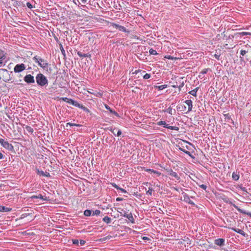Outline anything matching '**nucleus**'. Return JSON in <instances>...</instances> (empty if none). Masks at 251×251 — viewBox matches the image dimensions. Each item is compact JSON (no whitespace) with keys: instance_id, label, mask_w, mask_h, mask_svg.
Listing matches in <instances>:
<instances>
[{"instance_id":"obj_1","label":"nucleus","mask_w":251,"mask_h":251,"mask_svg":"<svg viewBox=\"0 0 251 251\" xmlns=\"http://www.w3.org/2000/svg\"><path fill=\"white\" fill-rule=\"evenodd\" d=\"M186 144H188L191 146H193V144L189 142H187L185 140H182V141L178 143L176 145V147L178 148L179 150L184 152L186 154L188 155L192 158H194L193 156L191 154V152L188 151H186L185 149L188 150H191V148L190 146L186 145Z\"/></svg>"},{"instance_id":"obj_2","label":"nucleus","mask_w":251,"mask_h":251,"mask_svg":"<svg viewBox=\"0 0 251 251\" xmlns=\"http://www.w3.org/2000/svg\"><path fill=\"white\" fill-rule=\"evenodd\" d=\"M37 85L40 87H46L49 83L47 78L42 73H38L35 77Z\"/></svg>"},{"instance_id":"obj_3","label":"nucleus","mask_w":251,"mask_h":251,"mask_svg":"<svg viewBox=\"0 0 251 251\" xmlns=\"http://www.w3.org/2000/svg\"><path fill=\"white\" fill-rule=\"evenodd\" d=\"M32 59L36 63H38V65L40 67L43 68L44 70L48 69V68L50 66V64H49L47 60L42 58L40 56L36 55L33 57Z\"/></svg>"},{"instance_id":"obj_4","label":"nucleus","mask_w":251,"mask_h":251,"mask_svg":"<svg viewBox=\"0 0 251 251\" xmlns=\"http://www.w3.org/2000/svg\"><path fill=\"white\" fill-rule=\"evenodd\" d=\"M0 144L4 149L8 151L14 152L13 146L7 140H5L3 138L0 137Z\"/></svg>"},{"instance_id":"obj_5","label":"nucleus","mask_w":251,"mask_h":251,"mask_svg":"<svg viewBox=\"0 0 251 251\" xmlns=\"http://www.w3.org/2000/svg\"><path fill=\"white\" fill-rule=\"evenodd\" d=\"M0 74L2 75L3 80L6 82L10 81L11 79V77L10 76L9 71L6 69H0Z\"/></svg>"},{"instance_id":"obj_6","label":"nucleus","mask_w":251,"mask_h":251,"mask_svg":"<svg viewBox=\"0 0 251 251\" xmlns=\"http://www.w3.org/2000/svg\"><path fill=\"white\" fill-rule=\"evenodd\" d=\"M157 125L158 126H163L166 128L174 130H178L179 127L177 126H170L168 124H166L165 121H161L157 123Z\"/></svg>"},{"instance_id":"obj_7","label":"nucleus","mask_w":251,"mask_h":251,"mask_svg":"<svg viewBox=\"0 0 251 251\" xmlns=\"http://www.w3.org/2000/svg\"><path fill=\"white\" fill-rule=\"evenodd\" d=\"M26 68L25 65L23 64H18L14 68V72L16 73H19L23 72Z\"/></svg>"},{"instance_id":"obj_8","label":"nucleus","mask_w":251,"mask_h":251,"mask_svg":"<svg viewBox=\"0 0 251 251\" xmlns=\"http://www.w3.org/2000/svg\"><path fill=\"white\" fill-rule=\"evenodd\" d=\"M182 194L183 196V201L185 202L188 203L189 204H191L192 206L197 207V205L195 204V203L190 200V197L188 196V194H187L186 193H185L184 192H183L182 193Z\"/></svg>"},{"instance_id":"obj_9","label":"nucleus","mask_w":251,"mask_h":251,"mask_svg":"<svg viewBox=\"0 0 251 251\" xmlns=\"http://www.w3.org/2000/svg\"><path fill=\"white\" fill-rule=\"evenodd\" d=\"M24 80L27 84H31L35 82L34 76L30 74L26 75L24 77Z\"/></svg>"},{"instance_id":"obj_10","label":"nucleus","mask_w":251,"mask_h":251,"mask_svg":"<svg viewBox=\"0 0 251 251\" xmlns=\"http://www.w3.org/2000/svg\"><path fill=\"white\" fill-rule=\"evenodd\" d=\"M6 53L2 50L0 49V67H1L3 63V60L6 58Z\"/></svg>"},{"instance_id":"obj_11","label":"nucleus","mask_w":251,"mask_h":251,"mask_svg":"<svg viewBox=\"0 0 251 251\" xmlns=\"http://www.w3.org/2000/svg\"><path fill=\"white\" fill-rule=\"evenodd\" d=\"M225 240L223 238H218L215 239L214 241L215 244L219 246L220 247H223L225 245Z\"/></svg>"},{"instance_id":"obj_12","label":"nucleus","mask_w":251,"mask_h":251,"mask_svg":"<svg viewBox=\"0 0 251 251\" xmlns=\"http://www.w3.org/2000/svg\"><path fill=\"white\" fill-rule=\"evenodd\" d=\"M30 198L31 199H40L43 201H48L49 199V197H44L41 194H39V195H33Z\"/></svg>"},{"instance_id":"obj_13","label":"nucleus","mask_w":251,"mask_h":251,"mask_svg":"<svg viewBox=\"0 0 251 251\" xmlns=\"http://www.w3.org/2000/svg\"><path fill=\"white\" fill-rule=\"evenodd\" d=\"M168 175L172 177H175L176 178L177 180H179L180 179V177L178 176L177 173L175 172H174L172 169H170V170L168 171Z\"/></svg>"},{"instance_id":"obj_14","label":"nucleus","mask_w":251,"mask_h":251,"mask_svg":"<svg viewBox=\"0 0 251 251\" xmlns=\"http://www.w3.org/2000/svg\"><path fill=\"white\" fill-rule=\"evenodd\" d=\"M77 2L78 5H81L82 6H85V5L88 4H90V1L91 0H76Z\"/></svg>"},{"instance_id":"obj_15","label":"nucleus","mask_w":251,"mask_h":251,"mask_svg":"<svg viewBox=\"0 0 251 251\" xmlns=\"http://www.w3.org/2000/svg\"><path fill=\"white\" fill-rule=\"evenodd\" d=\"M117 128L113 127L111 126L109 129V131H110L115 136H120L122 134V131L120 129L118 130L117 133L116 134L115 130H117Z\"/></svg>"},{"instance_id":"obj_16","label":"nucleus","mask_w":251,"mask_h":251,"mask_svg":"<svg viewBox=\"0 0 251 251\" xmlns=\"http://www.w3.org/2000/svg\"><path fill=\"white\" fill-rule=\"evenodd\" d=\"M117 128L113 127L111 126L109 129V131H110L115 136H120L122 134V131L120 129L118 130L117 133L116 134L115 130H117Z\"/></svg>"},{"instance_id":"obj_17","label":"nucleus","mask_w":251,"mask_h":251,"mask_svg":"<svg viewBox=\"0 0 251 251\" xmlns=\"http://www.w3.org/2000/svg\"><path fill=\"white\" fill-rule=\"evenodd\" d=\"M234 207L241 213H242L243 214L247 215L248 216H250L251 212H247L245 210L241 209L239 207L236 205L235 204H233Z\"/></svg>"},{"instance_id":"obj_18","label":"nucleus","mask_w":251,"mask_h":251,"mask_svg":"<svg viewBox=\"0 0 251 251\" xmlns=\"http://www.w3.org/2000/svg\"><path fill=\"white\" fill-rule=\"evenodd\" d=\"M225 120L226 122L232 123L233 125H234V122L233 120L231 119L230 115L229 113L224 114Z\"/></svg>"},{"instance_id":"obj_19","label":"nucleus","mask_w":251,"mask_h":251,"mask_svg":"<svg viewBox=\"0 0 251 251\" xmlns=\"http://www.w3.org/2000/svg\"><path fill=\"white\" fill-rule=\"evenodd\" d=\"M105 108L116 117H120L119 114L115 110H112L108 105L105 104Z\"/></svg>"},{"instance_id":"obj_20","label":"nucleus","mask_w":251,"mask_h":251,"mask_svg":"<svg viewBox=\"0 0 251 251\" xmlns=\"http://www.w3.org/2000/svg\"><path fill=\"white\" fill-rule=\"evenodd\" d=\"M235 35L236 37H241L245 35H251V33L248 32H237L235 33Z\"/></svg>"},{"instance_id":"obj_21","label":"nucleus","mask_w":251,"mask_h":251,"mask_svg":"<svg viewBox=\"0 0 251 251\" xmlns=\"http://www.w3.org/2000/svg\"><path fill=\"white\" fill-rule=\"evenodd\" d=\"M185 103L188 106V112L191 111L193 107L192 101L190 100H188L185 101Z\"/></svg>"},{"instance_id":"obj_22","label":"nucleus","mask_w":251,"mask_h":251,"mask_svg":"<svg viewBox=\"0 0 251 251\" xmlns=\"http://www.w3.org/2000/svg\"><path fill=\"white\" fill-rule=\"evenodd\" d=\"M12 210V208L9 207H7L4 206L0 205V212H9Z\"/></svg>"},{"instance_id":"obj_23","label":"nucleus","mask_w":251,"mask_h":251,"mask_svg":"<svg viewBox=\"0 0 251 251\" xmlns=\"http://www.w3.org/2000/svg\"><path fill=\"white\" fill-rule=\"evenodd\" d=\"M67 103L72 104L73 105L77 107L79 106V103L77 102L76 101L71 99H69L68 101H67Z\"/></svg>"},{"instance_id":"obj_24","label":"nucleus","mask_w":251,"mask_h":251,"mask_svg":"<svg viewBox=\"0 0 251 251\" xmlns=\"http://www.w3.org/2000/svg\"><path fill=\"white\" fill-rule=\"evenodd\" d=\"M232 179L235 181H237L239 179V172H233L232 175Z\"/></svg>"},{"instance_id":"obj_25","label":"nucleus","mask_w":251,"mask_h":251,"mask_svg":"<svg viewBox=\"0 0 251 251\" xmlns=\"http://www.w3.org/2000/svg\"><path fill=\"white\" fill-rule=\"evenodd\" d=\"M22 1L18 0H13L12 5L18 10V7L21 6Z\"/></svg>"},{"instance_id":"obj_26","label":"nucleus","mask_w":251,"mask_h":251,"mask_svg":"<svg viewBox=\"0 0 251 251\" xmlns=\"http://www.w3.org/2000/svg\"><path fill=\"white\" fill-rule=\"evenodd\" d=\"M232 229L233 231H235L236 232L241 234L243 236H246V233L242 229H240L239 228H232Z\"/></svg>"},{"instance_id":"obj_27","label":"nucleus","mask_w":251,"mask_h":251,"mask_svg":"<svg viewBox=\"0 0 251 251\" xmlns=\"http://www.w3.org/2000/svg\"><path fill=\"white\" fill-rule=\"evenodd\" d=\"M77 54L80 57H90L91 54L89 53H82L81 52L78 51L77 52Z\"/></svg>"},{"instance_id":"obj_28","label":"nucleus","mask_w":251,"mask_h":251,"mask_svg":"<svg viewBox=\"0 0 251 251\" xmlns=\"http://www.w3.org/2000/svg\"><path fill=\"white\" fill-rule=\"evenodd\" d=\"M118 30L120 31L127 33V34H129L130 33V31L128 29H126L125 26L121 25H120Z\"/></svg>"},{"instance_id":"obj_29","label":"nucleus","mask_w":251,"mask_h":251,"mask_svg":"<svg viewBox=\"0 0 251 251\" xmlns=\"http://www.w3.org/2000/svg\"><path fill=\"white\" fill-rule=\"evenodd\" d=\"M168 85L167 84H164L163 85H155L154 86L155 89H157L158 90H162L165 88L167 87Z\"/></svg>"},{"instance_id":"obj_30","label":"nucleus","mask_w":251,"mask_h":251,"mask_svg":"<svg viewBox=\"0 0 251 251\" xmlns=\"http://www.w3.org/2000/svg\"><path fill=\"white\" fill-rule=\"evenodd\" d=\"M77 107L82 109L84 111H85L86 113H89L90 112V110L88 108H87L86 107L83 106L82 104H80L79 103V106H77Z\"/></svg>"},{"instance_id":"obj_31","label":"nucleus","mask_w":251,"mask_h":251,"mask_svg":"<svg viewBox=\"0 0 251 251\" xmlns=\"http://www.w3.org/2000/svg\"><path fill=\"white\" fill-rule=\"evenodd\" d=\"M127 219L129 220V221L133 224L135 223V220L132 216V214L131 213H130L127 215V217H126Z\"/></svg>"},{"instance_id":"obj_32","label":"nucleus","mask_w":251,"mask_h":251,"mask_svg":"<svg viewBox=\"0 0 251 251\" xmlns=\"http://www.w3.org/2000/svg\"><path fill=\"white\" fill-rule=\"evenodd\" d=\"M84 215L85 216H92V211L89 209H86L84 211Z\"/></svg>"},{"instance_id":"obj_33","label":"nucleus","mask_w":251,"mask_h":251,"mask_svg":"<svg viewBox=\"0 0 251 251\" xmlns=\"http://www.w3.org/2000/svg\"><path fill=\"white\" fill-rule=\"evenodd\" d=\"M198 89H199V88L197 87V88H195V89L190 91L189 92V93L190 94L193 95V96H195L196 97L197 96V92Z\"/></svg>"},{"instance_id":"obj_34","label":"nucleus","mask_w":251,"mask_h":251,"mask_svg":"<svg viewBox=\"0 0 251 251\" xmlns=\"http://www.w3.org/2000/svg\"><path fill=\"white\" fill-rule=\"evenodd\" d=\"M176 109L177 111H183L186 109V107L184 105H178L176 107Z\"/></svg>"},{"instance_id":"obj_35","label":"nucleus","mask_w":251,"mask_h":251,"mask_svg":"<svg viewBox=\"0 0 251 251\" xmlns=\"http://www.w3.org/2000/svg\"><path fill=\"white\" fill-rule=\"evenodd\" d=\"M102 220L103 222H105L107 224H109L111 222V219L107 216H105L103 218Z\"/></svg>"},{"instance_id":"obj_36","label":"nucleus","mask_w":251,"mask_h":251,"mask_svg":"<svg viewBox=\"0 0 251 251\" xmlns=\"http://www.w3.org/2000/svg\"><path fill=\"white\" fill-rule=\"evenodd\" d=\"M146 171L148 172H150V173H153V174H157L158 175H160V173H159L158 172H157L155 170H154L153 169H146Z\"/></svg>"},{"instance_id":"obj_37","label":"nucleus","mask_w":251,"mask_h":251,"mask_svg":"<svg viewBox=\"0 0 251 251\" xmlns=\"http://www.w3.org/2000/svg\"><path fill=\"white\" fill-rule=\"evenodd\" d=\"M36 172L37 174V175H39L40 176H42L44 175V172L41 170H40L39 168H36Z\"/></svg>"},{"instance_id":"obj_38","label":"nucleus","mask_w":251,"mask_h":251,"mask_svg":"<svg viewBox=\"0 0 251 251\" xmlns=\"http://www.w3.org/2000/svg\"><path fill=\"white\" fill-rule=\"evenodd\" d=\"M25 129L28 132L31 133H32L34 131L33 128L29 126H26Z\"/></svg>"},{"instance_id":"obj_39","label":"nucleus","mask_w":251,"mask_h":251,"mask_svg":"<svg viewBox=\"0 0 251 251\" xmlns=\"http://www.w3.org/2000/svg\"><path fill=\"white\" fill-rule=\"evenodd\" d=\"M110 25L112 26L113 27L117 29L118 30L120 25H118L117 24H116L115 23H110Z\"/></svg>"},{"instance_id":"obj_40","label":"nucleus","mask_w":251,"mask_h":251,"mask_svg":"<svg viewBox=\"0 0 251 251\" xmlns=\"http://www.w3.org/2000/svg\"><path fill=\"white\" fill-rule=\"evenodd\" d=\"M59 48H60V49L62 54L65 56V51L63 47L62 44L60 43H59Z\"/></svg>"},{"instance_id":"obj_41","label":"nucleus","mask_w":251,"mask_h":251,"mask_svg":"<svg viewBox=\"0 0 251 251\" xmlns=\"http://www.w3.org/2000/svg\"><path fill=\"white\" fill-rule=\"evenodd\" d=\"M149 53L150 54H152V55H157L158 54L157 51L153 50V49L151 48L150 50H149Z\"/></svg>"},{"instance_id":"obj_42","label":"nucleus","mask_w":251,"mask_h":251,"mask_svg":"<svg viewBox=\"0 0 251 251\" xmlns=\"http://www.w3.org/2000/svg\"><path fill=\"white\" fill-rule=\"evenodd\" d=\"M165 58L170 60H176L178 59V58L173 57L171 55H166Z\"/></svg>"},{"instance_id":"obj_43","label":"nucleus","mask_w":251,"mask_h":251,"mask_svg":"<svg viewBox=\"0 0 251 251\" xmlns=\"http://www.w3.org/2000/svg\"><path fill=\"white\" fill-rule=\"evenodd\" d=\"M100 214V211L99 210H96L95 211H92V216L96 215L98 216Z\"/></svg>"},{"instance_id":"obj_44","label":"nucleus","mask_w":251,"mask_h":251,"mask_svg":"<svg viewBox=\"0 0 251 251\" xmlns=\"http://www.w3.org/2000/svg\"><path fill=\"white\" fill-rule=\"evenodd\" d=\"M153 189L151 188H149V190L146 191V194L148 196H151Z\"/></svg>"},{"instance_id":"obj_45","label":"nucleus","mask_w":251,"mask_h":251,"mask_svg":"<svg viewBox=\"0 0 251 251\" xmlns=\"http://www.w3.org/2000/svg\"><path fill=\"white\" fill-rule=\"evenodd\" d=\"M165 111L167 112V113H169L171 115L173 114V113H172V108L171 106L168 107Z\"/></svg>"},{"instance_id":"obj_46","label":"nucleus","mask_w":251,"mask_h":251,"mask_svg":"<svg viewBox=\"0 0 251 251\" xmlns=\"http://www.w3.org/2000/svg\"><path fill=\"white\" fill-rule=\"evenodd\" d=\"M72 241H73V244L77 246H79V241L77 239H73L72 240Z\"/></svg>"},{"instance_id":"obj_47","label":"nucleus","mask_w":251,"mask_h":251,"mask_svg":"<svg viewBox=\"0 0 251 251\" xmlns=\"http://www.w3.org/2000/svg\"><path fill=\"white\" fill-rule=\"evenodd\" d=\"M151 75L150 74H147L146 73L144 76H143V78L145 79H149L151 77Z\"/></svg>"},{"instance_id":"obj_48","label":"nucleus","mask_w":251,"mask_h":251,"mask_svg":"<svg viewBox=\"0 0 251 251\" xmlns=\"http://www.w3.org/2000/svg\"><path fill=\"white\" fill-rule=\"evenodd\" d=\"M110 184L112 187L114 188L117 189V190H119L120 189V187H119L116 183H111Z\"/></svg>"},{"instance_id":"obj_49","label":"nucleus","mask_w":251,"mask_h":251,"mask_svg":"<svg viewBox=\"0 0 251 251\" xmlns=\"http://www.w3.org/2000/svg\"><path fill=\"white\" fill-rule=\"evenodd\" d=\"M45 70H46L49 74H51L52 73V69L49 67V68H48V69H44Z\"/></svg>"},{"instance_id":"obj_50","label":"nucleus","mask_w":251,"mask_h":251,"mask_svg":"<svg viewBox=\"0 0 251 251\" xmlns=\"http://www.w3.org/2000/svg\"><path fill=\"white\" fill-rule=\"evenodd\" d=\"M208 70H209V68L204 69L200 73V74H202V75L206 74L207 73Z\"/></svg>"},{"instance_id":"obj_51","label":"nucleus","mask_w":251,"mask_h":251,"mask_svg":"<svg viewBox=\"0 0 251 251\" xmlns=\"http://www.w3.org/2000/svg\"><path fill=\"white\" fill-rule=\"evenodd\" d=\"M247 52V51H246L245 50H240V54L242 56L245 55Z\"/></svg>"},{"instance_id":"obj_52","label":"nucleus","mask_w":251,"mask_h":251,"mask_svg":"<svg viewBox=\"0 0 251 251\" xmlns=\"http://www.w3.org/2000/svg\"><path fill=\"white\" fill-rule=\"evenodd\" d=\"M26 6H27L28 8H29L30 9H31L33 8L32 5L29 2H27L26 3Z\"/></svg>"},{"instance_id":"obj_53","label":"nucleus","mask_w":251,"mask_h":251,"mask_svg":"<svg viewBox=\"0 0 251 251\" xmlns=\"http://www.w3.org/2000/svg\"><path fill=\"white\" fill-rule=\"evenodd\" d=\"M199 186L202 189L206 190V188H207V186L206 185H204V184H201V185H199Z\"/></svg>"},{"instance_id":"obj_54","label":"nucleus","mask_w":251,"mask_h":251,"mask_svg":"<svg viewBox=\"0 0 251 251\" xmlns=\"http://www.w3.org/2000/svg\"><path fill=\"white\" fill-rule=\"evenodd\" d=\"M79 243L81 246H83L86 243V241L83 240H80Z\"/></svg>"},{"instance_id":"obj_55","label":"nucleus","mask_w":251,"mask_h":251,"mask_svg":"<svg viewBox=\"0 0 251 251\" xmlns=\"http://www.w3.org/2000/svg\"><path fill=\"white\" fill-rule=\"evenodd\" d=\"M236 37L235 35V34L234 35H232V34H230L228 37L226 38V39H233L234 37Z\"/></svg>"},{"instance_id":"obj_56","label":"nucleus","mask_w":251,"mask_h":251,"mask_svg":"<svg viewBox=\"0 0 251 251\" xmlns=\"http://www.w3.org/2000/svg\"><path fill=\"white\" fill-rule=\"evenodd\" d=\"M60 100H62L65 101L67 103V101H68L69 98H67L66 97L61 98Z\"/></svg>"},{"instance_id":"obj_57","label":"nucleus","mask_w":251,"mask_h":251,"mask_svg":"<svg viewBox=\"0 0 251 251\" xmlns=\"http://www.w3.org/2000/svg\"><path fill=\"white\" fill-rule=\"evenodd\" d=\"M74 125H75V123H68L66 124V127H68V126H73Z\"/></svg>"},{"instance_id":"obj_58","label":"nucleus","mask_w":251,"mask_h":251,"mask_svg":"<svg viewBox=\"0 0 251 251\" xmlns=\"http://www.w3.org/2000/svg\"><path fill=\"white\" fill-rule=\"evenodd\" d=\"M214 56L215 57V58H216L217 60H220V54H215L214 55Z\"/></svg>"},{"instance_id":"obj_59","label":"nucleus","mask_w":251,"mask_h":251,"mask_svg":"<svg viewBox=\"0 0 251 251\" xmlns=\"http://www.w3.org/2000/svg\"><path fill=\"white\" fill-rule=\"evenodd\" d=\"M43 176L46 177H50V176L49 173L46 172H44V175H43Z\"/></svg>"},{"instance_id":"obj_60","label":"nucleus","mask_w":251,"mask_h":251,"mask_svg":"<svg viewBox=\"0 0 251 251\" xmlns=\"http://www.w3.org/2000/svg\"><path fill=\"white\" fill-rule=\"evenodd\" d=\"M119 190H120L123 193H127V191L125 189H124L123 188H122L120 187V189H119Z\"/></svg>"},{"instance_id":"obj_61","label":"nucleus","mask_w":251,"mask_h":251,"mask_svg":"<svg viewBox=\"0 0 251 251\" xmlns=\"http://www.w3.org/2000/svg\"><path fill=\"white\" fill-rule=\"evenodd\" d=\"M121 215L123 216V217H125V218H126L127 217V215H128V214H127V213L125 211L124 213L123 214L122 213H121Z\"/></svg>"},{"instance_id":"obj_62","label":"nucleus","mask_w":251,"mask_h":251,"mask_svg":"<svg viewBox=\"0 0 251 251\" xmlns=\"http://www.w3.org/2000/svg\"><path fill=\"white\" fill-rule=\"evenodd\" d=\"M112 237L111 235H108L104 238H103V240H106L107 239H109Z\"/></svg>"},{"instance_id":"obj_63","label":"nucleus","mask_w":251,"mask_h":251,"mask_svg":"<svg viewBox=\"0 0 251 251\" xmlns=\"http://www.w3.org/2000/svg\"><path fill=\"white\" fill-rule=\"evenodd\" d=\"M4 158L5 156L0 151V159H4Z\"/></svg>"},{"instance_id":"obj_64","label":"nucleus","mask_w":251,"mask_h":251,"mask_svg":"<svg viewBox=\"0 0 251 251\" xmlns=\"http://www.w3.org/2000/svg\"><path fill=\"white\" fill-rule=\"evenodd\" d=\"M116 200L117 201H122L123 200V199L122 198L118 197L116 198Z\"/></svg>"}]
</instances>
